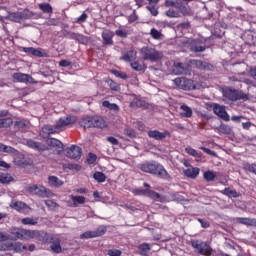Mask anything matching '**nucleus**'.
Segmentation results:
<instances>
[{"label": "nucleus", "mask_w": 256, "mask_h": 256, "mask_svg": "<svg viewBox=\"0 0 256 256\" xmlns=\"http://www.w3.org/2000/svg\"><path fill=\"white\" fill-rule=\"evenodd\" d=\"M130 107H143V101L135 99L130 103Z\"/></svg>", "instance_id": "obj_64"}, {"label": "nucleus", "mask_w": 256, "mask_h": 256, "mask_svg": "<svg viewBox=\"0 0 256 256\" xmlns=\"http://www.w3.org/2000/svg\"><path fill=\"white\" fill-rule=\"evenodd\" d=\"M192 65L199 69L200 71H213L214 67L209 62H205L202 60H192Z\"/></svg>", "instance_id": "obj_16"}, {"label": "nucleus", "mask_w": 256, "mask_h": 256, "mask_svg": "<svg viewBox=\"0 0 256 256\" xmlns=\"http://www.w3.org/2000/svg\"><path fill=\"white\" fill-rule=\"evenodd\" d=\"M13 79L17 83H29V81H31V79L33 78L29 74H23L21 72H17L13 74Z\"/></svg>", "instance_id": "obj_19"}, {"label": "nucleus", "mask_w": 256, "mask_h": 256, "mask_svg": "<svg viewBox=\"0 0 256 256\" xmlns=\"http://www.w3.org/2000/svg\"><path fill=\"white\" fill-rule=\"evenodd\" d=\"M107 233L105 226H99L96 230L86 231L80 235V239H95L96 237H103Z\"/></svg>", "instance_id": "obj_9"}, {"label": "nucleus", "mask_w": 256, "mask_h": 256, "mask_svg": "<svg viewBox=\"0 0 256 256\" xmlns=\"http://www.w3.org/2000/svg\"><path fill=\"white\" fill-rule=\"evenodd\" d=\"M113 37L115 34L111 30H106L102 32L103 45H113Z\"/></svg>", "instance_id": "obj_20"}, {"label": "nucleus", "mask_w": 256, "mask_h": 256, "mask_svg": "<svg viewBox=\"0 0 256 256\" xmlns=\"http://www.w3.org/2000/svg\"><path fill=\"white\" fill-rule=\"evenodd\" d=\"M78 123L80 127H83L84 129H91L94 123V116H87L82 118Z\"/></svg>", "instance_id": "obj_21"}, {"label": "nucleus", "mask_w": 256, "mask_h": 256, "mask_svg": "<svg viewBox=\"0 0 256 256\" xmlns=\"http://www.w3.org/2000/svg\"><path fill=\"white\" fill-rule=\"evenodd\" d=\"M34 230H28L22 228V240L29 241V239H33Z\"/></svg>", "instance_id": "obj_39"}, {"label": "nucleus", "mask_w": 256, "mask_h": 256, "mask_svg": "<svg viewBox=\"0 0 256 256\" xmlns=\"http://www.w3.org/2000/svg\"><path fill=\"white\" fill-rule=\"evenodd\" d=\"M180 110L182 111L180 113L182 117H185L186 119L193 117V109H191L187 104H182L180 106Z\"/></svg>", "instance_id": "obj_28"}, {"label": "nucleus", "mask_w": 256, "mask_h": 256, "mask_svg": "<svg viewBox=\"0 0 256 256\" xmlns=\"http://www.w3.org/2000/svg\"><path fill=\"white\" fill-rule=\"evenodd\" d=\"M47 145H49L50 147H55L56 149H59L60 151H62L63 149V142L59 141L58 139L55 138H48L46 140Z\"/></svg>", "instance_id": "obj_30"}, {"label": "nucleus", "mask_w": 256, "mask_h": 256, "mask_svg": "<svg viewBox=\"0 0 256 256\" xmlns=\"http://www.w3.org/2000/svg\"><path fill=\"white\" fill-rule=\"evenodd\" d=\"M32 239H36V241H39L45 245L49 243L51 236H49V234L45 231L34 230Z\"/></svg>", "instance_id": "obj_14"}, {"label": "nucleus", "mask_w": 256, "mask_h": 256, "mask_svg": "<svg viewBox=\"0 0 256 256\" xmlns=\"http://www.w3.org/2000/svg\"><path fill=\"white\" fill-rule=\"evenodd\" d=\"M148 137H150V139H154L155 141H163V139L171 137V132H169V130H165L163 132L159 130H149Z\"/></svg>", "instance_id": "obj_11"}, {"label": "nucleus", "mask_w": 256, "mask_h": 256, "mask_svg": "<svg viewBox=\"0 0 256 256\" xmlns=\"http://www.w3.org/2000/svg\"><path fill=\"white\" fill-rule=\"evenodd\" d=\"M93 179H95V181L98 183H105V181H107V176H105L103 172L96 171L93 174Z\"/></svg>", "instance_id": "obj_36"}, {"label": "nucleus", "mask_w": 256, "mask_h": 256, "mask_svg": "<svg viewBox=\"0 0 256 256\" xmlns=\"http://www.w3.org/2000/svg\"><path fill=\"white\" fill-rule=\"evenodd\" d=\"M11 235H13V237H15L16 239H23V228H14L11 231Z\"/></svg>", "instance_id": "obj_47"}, {"label": "nucleus", "mask_w": 256, "mask_h": 256, "mask_svg": "<svg viewBox=\"0 0 256 256\" xmlns=\"http://www.w3.org/2000/svg\"><path fill=\"white\" fill-rule=\"evenodd\" d=\"M23 53H27V55H33L34 57H44L43 52L37 48L33 47H23Z\"/></svg>", "instance_id": "obj_24"}, {"label": "nucleus", "mask_w": 256, "mask_h": 256, "mask_svg": "<svg viewBox=\"0 0 256 256\" xmlns=\"http://www.w3.org/2000/svg\"><path fill=\"white\" fill-rule=\"evenodd\" d=\"M66 169H69L70 171H81L82 166L79 164L69 163L66 165Z\"/></svg>", "instance_id": "obj_55"}, {"label": "nucleus", "mask_w": 256, "mask_h": 256, "mask_svg": "<svg viewBox=\"0 0 256 256\" xmlns=\"http://www.w3.org/2000/svg\"><path fill=\"white\" fill-rule=\"evenodd\" d=\"M166 17H170V18H179L181 17V15L179 14V12L175 11L174 9H169L165 12Z\"/></svg>", "instance_id": "obj_51"}, {"label": "nucleus", "mask_w": 256, "mask_h": 256, "mask_svg": "<svg viewBox=\"0 0 256 256\" xmlns=\"http://www.w3.org/2000/svg\"><path fill=\"white\" fill-rule=\"evenodd\" d=\"M48 183L50 187H61L63 185V181L59 180L56 176H49Z\"/></svg>", "instance_id": "obj_34"}, {"label": "nucleus", "mask_w": 256, "mask_h": 256, "mask_svg": "<svg viewBox=\"0 0 256 256\" xmlns=\"http://www.w3.org/2000/svg\"><path fill=\"white\" fill-rule=\"evenodd\" d=\"M173 73L175 75H185L187 73V69H185V65L183 63L174 62Z\"/></svg>", "instance_id": "obj_23"}, {"label": "nucleus", "mask_w": 256, "mask_h": 256, "mask_svg": "<svg viewBox=\"0 0 256 256\" xmlns=\"http://www.w3.org/2000/svg\"><path fill=\"white\" fill-rule=\"evenodd\" d=\"M76 41H78L81 45H88L91 39L88 36L78 33L76 36Z\"/></svg>", "instance_id": "obj_40"}, {"label": "nucleus", "mask_w": 256, "mask_h": 256, "mask_svg": "<svg viewBox=\"0 0 256 256\" xmlns=\"http://www.w3.org/2000/svg\"><path fill=\"white\" fill-rule=\"evenodd\" d=\"M88 17L87 13L84 12L77 18L76 23H85Z\"/></svg>", "instance_id": "obj_63"}, {"label": "nucleus", "mask_w": 256, "mask_h": 256, "mask_svg": "<svg viewBox=\"0 0 256 256\" xmlns=\"http://www.w3.org/2000/svg\"><path fill=\"white\" fill-rule=\"evenodd\" d=\"M45 205H46V207H48V209H50V211H55V208L59 207V204H57L53 200H46Z\"/></svg>", "instance_id": "obj_52"}, {"label": "nucleus", "mask_w": 256, "mask_h": 256, "mask_svg": "<svg viewBox=\"0 0 256 256\" xmlns=\"http://www.w3.org/2000/svg\"><path fill=\"white\" fill-rule=\"evenodd\" d=\"M218 131L220 133H223V135H231V127H229V125L226 124H221L218 127Z\"/></svg>", "instance_id": "obj_45"}, {"label": "nucleus", "mask_w": 256, "mask_h": 256, "mask_svg": "<svg viewBox=\"0 0 256 256\" xmlns=\"http://www.w3.org/2000/svg\"><path fill=\"white\" fill-rule=\"evenodd\" d=\"M72 205L70 207H78L79 205H85V196H71Z\"/></svg>", "instance_id": "obj_31"}, {"label": "nucleus", "mask_w": 256, "mask_h": 256, "mask_svg": "<svg viewBox=\"0 0 256 256\" xmlns=\"http://www.w3.org/2000/svg\"><path fill=\"white\" fill-rule=\"evenodd\" d=\"M10 21H14V23H21V21H25V19H29V16L23 12H12L9 14Z\"/></svg>", "instance_id": "obj_17"}, {"label": "nucleus", "mask_w": 256, "mask_h": 256, "mask_svg": "<svg viewBox=\"0 0 256 256\" xmlns=\"http://www.w3.org/2000/svg\"><path fill=\"white\" fill-rule=\"evenodd\" d=\"M242 169L244 171H249V173H254V175H256V164H251L249 162H244L242 164Z\"/></svg>", "instance_id": "obj_35"}, {"label": "nucleus", "mask_w": 256, "mask_h": 256, "mask_svg": "<svg viewBox=\"0 0 256 256\" xmlns=\"http://www.w3.org/2000/svg\"><path fill=\"white\" fill-rule=\"evenodd\" d=\"M122 61H126L127 63L131 61H135L137 59V52L130 50L126 52L122 57Z\"/></svg>", "instance_id": "obj_32"}, {"label": "nucleus", "mask_w": 256, "mask_h": 256, "mask_svg": "<svg viewBox=\"0 0 256 256\" xmlns=\"http://www.w3.org/2000/svg\"><path fill=\"white\" fill-rule=\"evenodd\" d=\"M29 193L32 195H38L39 197H51V190L45 188V186L32 185L28 188Z\"/></svg>", "instance_id": "obj_10"}, {"label": "nucleus", "mask_w": 256, "mask_h": 256, "mask_svg": "<svg viewBox=\"0 0 256 256\" xmlns=\"http://www.w3.org/2000/svg\"><path fill=\"white\" fill-rule=\"evenodd\" d=\"M97 161V155L94 153H89L87 157V163L88 165H93Z\"/></svg>", "instance_id": "obj_59"}, {"label": "nucleus", "mask_w": 256, "mask_h": 256, "mask_svg": "<svg viewBox=\"0 0 256 256\" xmlns=\"http://www.w3.org/2000/svg\"><path fill=\"white\" fill-rule=\"evenodd\" d=\"M112 74L115 75V77H118V79H127V73L121 72L119 70H112Z\"/></svg>", "instance_id": "obj_57"}, {"label": "nucleus", "mask_w": 256, "mask_h": 256, "mask_svg": "<svg viewBox=\"0 0 256 256\" xmlns=\"http://www.w3.org/2000/svg\"><path fill=\"white\" fill-rule=\"evenodd\" d=\"M141 255H147V251H151V245L149 243H143L138 246Z\"/></svg>", "instance_id": "obj_42"}, {"label": "nucleus", "mask_w": 256, "mask_h": 256, "mask_svg": "<svg viewBox=\"0 0 256 256\" xmlns=\"http://www.w3.org/2000/svg\"><path fill=\"white\" fill-rule=\"evenodd\" d=\"M26 145L27 147H30V149H34L35 151H45V145H42L41 142L27 140Z\"/></svg>", "instance_id": "obj_26"}, {"label": "nucleus", "mask_w": 256, "mask_h": 256, "mask_svg": "<svg viewBox=\"0 0 256 256\" xmlns=\"http://www.w3.org/2000/svg\"><path fill=\"white\" fill-rule=\"evenodd\" d=\"M220 193H222V195H225L226 197H229V199H237L238 197H241V194H239L237 190H232L229 187L221 190Z\"/></svg>", "instance_id": "obj_27"}, {"label": "nucleus", "mask_w": 256, "mask_h": 256, "mask_svg": "<svg viewBox=\"0 0 256 256\" xmlns=\"http://www.w3.org/2000/svg\"><path fill=\"white\" fill-rule=\"evenodd\" d=\"M182 15H189V9L182 2H176V8Z\"/></svg>", "instance_id": "obj_41"}, {"label": "nucleus", "mask_w": 256, "mask_h": 256, "mask_svg": "<svg viewBox=\"0 0 256 256\" xmlns=\"http://www.w3.org/2000/svg\"><path fill=\"white\" fill-rule=\"evenodd\" d=\"M13 181V177L9 176V174H0V183L7 185Z\"/></svg>", "instance_id": "obj_49"}, {"label": "nucleus", "mask_w": 256, "mask_h": 256, "mask_svg": "<svg viewBox=\"0 0 256 256\" xmlns=\"http://www.w3.org/2000/svg\"><path fill=\"white\" fill-rule=\"evenodd\" d=\"M40 11L47 13L48 15L53 14V6H51V4L44 2V3H40L38 5Z\"/></svg>", "instance_id": "obj_33"}, {"label": "nucleus", "mask_w": 256, "mask_h": 256, "mask_svg": "<svg viewBox=\"0 0 256 256\" xmlns=\"http://www.w3.org/2000/svg\"><path fill=\"white\" fill-rule=\"evenodd\" d=\"M22 225H37L39 218L26 217L21 220Z\"/></svg>", "instance_id": "obj_37"}, {"label": "nucleus", "mask_w": 256, "mask_h": 256, "mask_svg": "<svg viewBox=\"0 0 256 256\" xmlns=\"http://www.w3.org/2000/svg\"><path fill=\"white\" fill-rule=\"evenodd\" d=\"M236 221L240 223V225H247V227H256V218H243L238 217Z\"/></svg>", "instance_id": "obj_22"}, {"label": "nucleus", "mask_w": 256, "mask_h": 256, "mask_svg": "<svg viewBox=\"0 0 256 256\" xmlns=\"http://www.w3.org/2000/svg\"><path fill=\"white\" fill-rule=\"evenodd\" d=\"M13 125V119L11 118H3V119H0V129L5 127H10Z\"/></svg>", "instance_id": "obj_46"}, {"label": "nucleus", "mask_w": 256, "mask_h": 256, "mask_svg": "<svg viewBox=\"0 0 256 256\" xmlns=\"http://www.w3.org/2000/svg\"><path fill=\"white\" fill-rule=\"evenodd\" d=\"M48 243H51L50 249L53 251V253H63V248L61 247V239L59 237L51 235Z\"/></svg>", "instance_id": "obj_12"}, {"label": "nucleus", "mask_w": 256, "mask_h": 256, "mask_svg": "<svg viewBox=\"0 0 256 256\" xmlns=\"http://www.w3.org/2000/svg\"><path fill=\"white\" fill-rule=\"evenodd\" d=\"M146 9L151 13L153 17H157L159 15V10H157V5L149 4L146 6Z\"/></svg>", "instance_id": "obj_50"}, {"label": "nucleus", "mask_w": 256, "mask_h": 256, "mask_svg": "<svg viewBox=\"0 0 256 256\" xmlns=\"http://www.w3.org/2000/svg\"><path fill=\"white\" fill-rule=\"evenodd\" d=\"M200 169L197 167L194 168H188L184 170L185 177H189V179H197L199 177Z\"/></svg>", "instance_id": "obj_25"}, {"label": "nucleus", "mask_w": 256, "mask_h": 256, "mask_svg": "<svg viewBox=\"0 0 256 256\" xmlns=\"http://www.w3.org/2000/svg\"><path fill=\"white\" fill-rule=\"evenodd\" d=\"M186 47L191 51L192 53H203L207 49L205 46V43H203V40L197 38V39H189L186 42Z\"/></svg>", "instance_id": "obj_5"}, {"label": "nucleus", "mask_w": 256, "mask_h": 256, "mask_svg": "<svg viewBox=\"0 0 256 256\" xmlns=\"http://www.w3.org/2000/svg\"><path fill=\"white\" fill-rule=\"evenodd\" d=\"M102 106L106 107V109H109L110 111H119V105L115 103H110L109 101L105 100L102 102Z\"/></svg>", "instance_id": "obj_38"}, {"label": "nucleus", "mask_w": 256, "mask_h": 256, "mask_svg": "<svg viewBox=\"0 0 256 256\" xmlns=\"http://www.w3.org/2000/svg\"><path fill=\"white\" fill-rule=\"evenodd\" d=\"M140 55H142L143 61H151V63H157L163 59V52L149 46L142 47Z\"/></svg>", "instance_id": "obj_2"}, {"label": "nucleus", "mask_w": 256, "mask_h": 256, "mask_svg": "<svg viewBox=\"0 0 256 256\" xmlns=\"http://www.w3.org/2000/svg\"><path fill=\"white\" fill-rule=\"evenodd\" d=\"M150 35H151V37H152V39H156V40H158V39H161V32L159 31V30H157L156 28H152L151 30H150Z\"/></svg>", "instance_id": "obj_53"}, {"label": "nucleus", "mask_w": 256, "mask_h": 256, "mask_svg": "<svg viewBox=\"0 0 256 256\" xmlns=\"http://www.w3.org/2000/svg\"><path fill=\"white\" fill-rule=\"evenodd\" d=\"M11 209H15V211H18V213H25V211H29V206L22 201H16L12 202L10 204Z\"/></svg>", "instance_id": "obj_18"}, {"label": "nucleus", "mask_w": 256, "mask_h": 256, "mask_svg": "<svg viewBox=\"0 0 256 256\" xmlns=\"http://www.w3.org/2000/svg\"><path fill=\"white\" fill-rule=\"evenodd\" d=\"M197 221L200 223L201 227L203 229H209V227H211V223H209V221L198 218Z\"/></svg>", "instance_id": "obj_60"}, {"label": "nucleus", "mask_w": 256, "mask_h": 256, "mask_svg": "<svg viewBox=\"0 0 256 256\" xmlns=\"http://www.w3.org/2000/svg\"><path fill=\"white\" fill-rule=\"evenodd\" d=\"M107 255H109V256H121V255H123V252L119 249H109L107 251Z\"/></svg>", "instance_id": "obj_58"}, {"label": "nucleus", "mask_w": 256, "mask_h": 256, "mask_svg": "<svg viewBox=\"0 0 256 256\" xmlns=\"http://www.w3.org/2000/svg\"><path fill=\"white\" fill-rule=\"evenodd\" d=\"M14 251L15 253H23V251H27V246L21 242H14Z\"/></svg>", "instance_id": "obj_43"}, {"label": "nucleus", "mask_w": 256, "mask_h": 256, "mask_svg": "<svg viewBox=\"0 0 256 256\" xmlns=\"http://www.w3.org/2000/svg\"><path fill=\"white\" fill-rule=\"evenodd\" d=\"M73 123H77V116L75 115H67L65 118H59L54 125V129L56 131H63L65 127L69 125H73Z\"/></svg>", "instance_id": "obj_7"}, {"label": "nucleus", "mask_w": 256, "mask_h": 256, "mask_svg": "<svg viewBox=\"0 0 256 256\" xmlns=\"http://www.w3.org/2000/svg\"><path fill=\"white\" fill-rule=\"evenodd\" d=\"M125 135H127V137H130L131 139H135V137H137V132H135L132 128H126L124 130Z\"/></svg>", "instance_id": "obj_56"}, {"label": "nucleus", "mask_w": 256, "mask_h": 256, "mask_svg": "<svg viewBox=\"0 0 256 256\" xmlns=\"http://www.w3.org/2000/svg\"><path fill=\"white\" fill-rule=\"evenodd\" d=\"M15 127H17V129H25V127H27V122H25V120L16 121Z\"/></svg>", "instance_id": "obj_62"}, {"label": "nucleus", "mask_w": 256, "mask_h": 256, "mask_svg": "<svg viewBox=\"0 0 256 256\" xmlns=\"http://www.w3.org/2000/svg\"><path fill=\"white\" fill-rule=\"evenodd\" d=\"M81 155H83V150L77 145H72L66 149V157L69 159H81Z\"/></svg>", "instance_id": "obj_13"}, {"label": "nucleus", "mask_w": 256, "mask_h": 256, "mask_svg": "<svg viewBox=\"0 0 256 256\" xmlns=\"http://www.w3.org/2000/svg\"><path fill=\"white\" fill-rule=\"evenodd\" d=\"M93 127L105 129V127H107V121H105V119H103L101 116H94Z\"/></svg>", "instance_id": "obj_29"}, {"label": "nucleus", "mask_w": 256, "mask_h": 256, "mask_svg": "<svg viewBox=\"0 0 256 256\" xmlns=\"http://www.w3.org/2000/svg\"><path fill=\"white\" fill-rule=\"evenodd\" d=\"M191 245L200 255H211V246L207 242L193 240Z\"/></svg>", "instance_id": "obj_8"}, {"label": "nucleus", "mask_w": 256, "mask_h": 256, "mask_svg": "<svg viewBox=\"0 0 256 256\" xmlns=\"http://www.w3.org/2000/svg\"><path fill=\"white\" fill-rule=\"evenodd\" d=\"M130 65L134 71H143V65L139 62H132Z\"/></svg>", "instance_id": "obj_61"}, {"label": "nucleus", "mask_w": 256, "mask_h": 256, "mask_svg": "<svg viewBox=\"0 0 256 256\" xmlns=\"http://www.w3.org/2000/svg\"><path fill=\"white\" fill-rule=\"evenodd\" d=\"M175 85L183 91H195L197 89V82L187 78H176L174 80Z\"/></svg>", "instance_id": "obj_6"}, {"label": "nucleus", "mask_w": 256, "mask_h": 256, "mask_svg": "<svg viewBox=\"0 0 256 256\" xmlns=\"http://www.w3.org/2000/svg\"><path fill=\"white\" fill-rule=\"evenodd\" d=\"M216 177H217V175L214 174V172L211 171V170H208V171L204 172V179L208 183L211 182V181H215Z\"/></svg>", "instance_id": "obj_44"}, {"label": "nucleus", "mask_w": 256, "mask_h": 256, "mask_svg": "<svg viewBox=\"0 0 256 256\" xmlns=\"http://www.w3.org/2000/svg\"><path fill=\"white\" fill-rule=\"evenodd\" d=\"M213 113L220 117V119H224V121H229V114H227V111H225V107L219 105V104H213Z\"/></svg>", "instance_id": "obj_15"}, {"label": "nucleus", "mask_w": 256, "mask_h": 256, "mask_svg": "<svg viewBox=\"0 0 256 256\" xmlns=\"http://www.w3.org/2000/svg\"><path fill=\"white\" fill-rule=\"evenodd\" d=\"M138 169H140V171H143V173H149L150 175H155L156 177H159V179L171 178V176L169 175V172H167L165 167L155 160L138 164Z\"/></svg>", "instance_id": "obj_1"}, {"label": "nucleus", "mask_w": 256, "mask_h": 256, "mask_svg": "<svg viewBox=\"0 0 256 256\" xmlns=\"http://www.w3.org/2000/svg\"><path fill=\"white\" fill-rule=\"evenodd\" d=\"M115 35H117V37H121L122 39H127V35H129V32H127V30L117 29L115 31Z\"/></svg>", "instance_id": "obj_54"}, {"label": "nucleus", "mask_w": 256, "mask_h": 256, "mask_svg": "<svg viewBox=\"0 0 256 256\" xmlns=\"http://www.w3.org/2000/svg\"><path fill=\"white\" fill-rule=\"evenodd\" d=\"M224 97L229 101H249V95L241 90L228 88L224 91Z\"/></svg>", "instance_id": "obj_4"}, {"label": "nucleus", "mask_w": 256, "mask_h": 256, "mask_svg": "<svg viewBox=\"0 0 256 256\" xmlns=\"http://www.w3.org/2000/svg\"><path fill=\"white\" fill-rule=\"evenodd\" d=\"M143 185H144V187H146V189H143V188L135 189L134 190L135 195H143L144 197H149L153 201H159L160 203L165 202V196H161V194L149 189V187H151V185H149L146 182H144Z\"/></svg>", "instance_id": "obj_3"}, {"label": "nucleus", "mask_w": 256, "mask_h": 256, "mask_svg": "<svg viewBox=\"0 0 256 256\" xmlns=\"http://www.w3.org/2000/svg\"><path fill=\"white\" fill-rule=\"evenodd\" d=\"M185 151L188 155H191V157H201V153L198 152L197 150L193 149L192 147L188 146L185 148Z\"/></svg>", "instance_id": "obj_48"}]
</instances>
